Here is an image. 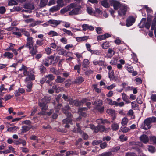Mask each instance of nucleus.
Here are the masks:
<instances>
[{"mask_svg":"<svg viewBox=\"0 0 156 156\" xmlns=\"http://www.w3.org/2000/svg\"><path fill=\"white\" fill-rule=\"evenodd\" d=\"M76 7L73 8H74L71 11L69 12V15H76L81 13V6L79 5L77 6L76 4Z\"/></svg>","mask_w":156,"mask_h":156,"instance_id":"nucleus-1","label":"nucleus"},{"mask_svg":"<svg viewBox=\"0 0 156 156\" xmlns=\"http://www.w3.org/2000/svg\"><path fill=\"white\" fill-rule=\"evenodd\" d=\"M47 100L46 98H44L39 101L38 105L41 108L42 110H46L48 109Z\"/></svg>","mask_w":156,"mask_h":156,"instance_id":"nucleus-2","label":"nucleus"},{"mask_svg":"<svg viewBox=\"0 0 156 156\" xmlns=\"http://www.w3.org/2000/svg\"><path fill=\"white\" fill-rule=\"evenodd\" d=\"M34 43L33 38L32 37H31L29 38H27L25 47L28 48L29 49H30L33 46H34Z\"/></svg>","mask_w":156,"mask_h":156,"instance_id":"nucleus-3","label":"nucleus"},{"mask_svg":"<svg viewBox=\"0 0 156 156\" xmlns=\"http://www.w3.org/2000/svg\"><path fill=\"white\" fill-rule=\"evenodd\" d=\"M148 121V119H146L144 120V122L141 124V128L146 130L150 129L152 125Z\"/></svg>","mask_w":156,"mask_h":156,"instance_id":"nucleus-4","label":"nucleus"},{"mask_svg":"<svg viewBox=\"0 0 156 156\" xmlns=\"http://www.w3.org/2000/svg\"><path fill=\"white\" fill-rule=\"evenodd\" d=\"M76 7V3H71L69 5L61 9L60 12L61 13L63 14L69 11L70 10Z\"/></svg>","mask_w":156,"mask_h":156,"instance_id":"nucleus-5","label":"nucleus"},{"mask_svg":"<svg viewBox=\"0 0 156 156\" xmlns=\"http://www.w3.org/2000/svg\"><path fill=\"white\" fill-rule=\"evenodd\" d=\"M120 8V9L118 11L119 15L120 16H125L127 9V7L125 5H122L121 6Z\"/></svg>","mask_w":156,"mask_h":156,"instance_id":"nucleus-6","label":"nucleus"},{"mask_svg":"<svg viewBox=\"0 0 156 156\" xmlns=\"http://www.w3.org/2000/svg\"><path fill=\"white\" fill-rule=\"evenodd\" d=\"M71 108L68 105H66L62 108V111L63 113L68 117H71L72 114L69 111L70 110Z\"/></svg>","mask_w":156,"mask_h":156,"instance_id":"nucleus-7","label":"nucleus"},{"mask_svg":"<svg viewBox=\"0 0 156 156\" xmlns=\"http://www.w3.org/2000/svg\"><path fill=\"white\" fill-rule=\"evenodd\" d=\"M110 4L112 6H113L115 10H118L121 6L120 3L117 1L112 0L111 1Z\"/></svg>","mask_w":156,"mask_h":156,"instance_id":"nucleus-8","label":"nucleus"},{"mask_svg":"<svg viewBox=\"0 0 156 156\" xmlns=\"http://www.w3.org/2000/svg\"><path fill=\"white\" fill-rule=\"evenodd\" d=\"M24 76H27L25 79V82H31L35 79V76L29 71Z\"/></svg>","mask_w":156,"mask_h":156,"instance_id":"nucleus-9","label":"nucleus"},{"mask_svg":"<svg viewBox=\"0 0 156 156\" xmlns=\"http://www.w3.org/2000/svg\"><path fill=\"white\" fill-rule=\"evenodd\" d=\"M135 19L133 16H129L126 19V21L127 27H129L132 26L135 22Z\"/></svg>","mask_w":156,"mask_h":156,"instance_id":"nucleus-10","label":"nucleus"},{"mask_svg":"<svg viewBox=\"0 0 156 156\" xmlns=\"http://www.w3.org/2000/svg\"><path fill=\"white\" fill-rule=\"evenodd\" d=\"M45 77L46 79V83L49 84L50 82L55 79V76L52 74H48L46 75Z\"/></svg>","mask_w":156,"mask_h":156,"instance_id":"nucleus-11","label":"nucleus"},{"mask_svg":"<svg viewBox=\"0 0 156 156\" xmlns=\"http://www.w3.org/2000/svg\"><path fill=\"white\" fill-rule=\"evenodd\" d=\"M111 37V35L108 33H106L103 35L98 36L97 37V39L98 40L101 41L107 38Z\"/></svg>","mask_w":156,"mask_h":156,"instance_id":"nucleus-12","label":"nucleus"},{"mask_svg":"<svg viewBox=\"0 0 156 156\" xmlns=\"http://www.w3.org/2000/svg\"><path fill=\"white\" fill-rule=\"evenodd\" d=\"M37 47L34 46L30 49L29 53L31 54V56H34L38 52Z\"/></svg>","mask_w":156,"mask_h":156,"instance_id":"nucleus-13","label":"nucleus"},{"mask_svg":"<svg viewBox=\"0 0 156 156\" xmlns=\"http://www.w3.org/2000/svg\"><path fill=\"white\" fill-rule=\"evenodd\" d=\"M61 22V21L55 20H50L48 21L49 23L51 24L52 26L53 27L57 26Z\"/></svg>","mask_w":156,"mask_h":156,"instance_id":"nucleus-14","label":"nucleus"},{"mask_svg":"<svg viewBox=\"0 0 156 156\" xmlns=\"http://www.w3.org/2000/svg\"><path fill=\"white\" fill-rule=\"evenodd\" d=\"M140 139L141 141L145 144L148 142L149 140L148 136L145 134H143L141 135L140 136Z\"/></svg>","mask_w":156,"mask_h":156,"instance_id":"nucleus-15","label":"nucleus"},{"mask_svg":"<svg viewBox=\"0 0 156 156\" xmlns=\"http://www.w3.org/2000/svg\"><path fill=\"white\" fill-rule=\"evenodd\" d=\"M105 129V126L98 124L96 126V129H95V133L99 132H103Z\"/></svg>","mask_w":156,"mask_h":156,"instance_id":"nucleus-16","label":"nucleus"},{"mask_svg":"<svg viewBox=\"0 0 156 156\" xmlns=\"http://www.w3.org/2000/svg\"><path fill=\"white\" fill-rule=\"evenodd\" d=\"M28 68L26 67L24 65L22 64L21 68L19 69V71H23V74L24 76L29 72L28 70Z\"/></svg>","mask_w":156,"mask_h":156,"instance_id":"nucleus-17","label":"nucleus"},{"mask_svg":"<svg viewBox=\"0 0 156 156\" xmlns=\"http://www.w3.org/2000/svg\"><path fill=\"white\" fill-rule=\"evenodd\" d=\"M24 8L27 9H33L34 6L32 3H28L24 5Z\"/></svg>","mask_w":156,"mask_h":156,"instance_id":"nucleus-18","label":"nucleus"},{"mask_svg":"<svg viewBox=\"0 0 156 156\" xmlns=\"http://www.w3.org/2000/svg\"><path fill=\"white\" fill-rule=\"evenodd\" d=\"M84 81V79L83 77H78L74 81V83L80 84Z\"/></svg>","mask_w":156,"mask_h":156,"instance_id":"nucleus-19","label":"nucleus"},{"mask_svg":"<svg viewBox=\"0 0 156 156\" xmlns=\"http://www.w3.org/2000/svg\"><path fill=\"white\" fill-rule=\"evenodd\" d=\"M4 85L3 84H2L0 87V95L3 96L7 90V89L5 88L4 87Z\"/></svg>","mask_w":156,"mask_h":156,"instance_id":"nucleus-20","label":"nucleus"},{"mask_svg":"<svg viewBox=\"0 0 156 156\" xmlns=\"http://www.w3.org/2000/svg\"><path fill=\"white\" fill-rule=\"evenodd\" d=\"M90 62L87 59H84L82 63V69L87 68L89 65Z\"/></svg>","mask_w":156,"mask_h":156,"instance_id":"nucleus-21","label":"nucleus"},{"mask_svg":"<svg viewBox=\"0 0 156 156\" xmlns=\"http://www.w3.org/2000/svg\"><path fill=\"white\" fill-rule=\"evenodd\" d=\"M146 21V19L145 18H143L140 22L138 24V26L140 28L144 27Z\"/></svg>","mask_w":156,"mask_h":156,"instance_id":"nucleus-22","label":"nucleus"},{"mask_svg":"<svg viewBox=\"0 0 156 156\" xmlns=\"http://www.w3.org/2000/svg\"><path fill=\"white\" fill-rule=\"evenodd\" d=\"M31 125H28L27 126H23L22 127V132L26 133L30 130L32 128Z\"/></svg>","mask_w":156,"mask_h":156,"instance_id":"nucleus-23","label":"nucleus"},{"mask_svg":"<svg viewBox=\"0 0 156 156\" xmlns=\"http://www.w3.org/2000/svg\"><path fill=\"white\" fill-rule=\"evenodd\" d=\"M114 54V51L113 50L110 48L108 50V53L107 54V56L108 58H110L112 57Z\"/></svg>","mask_w":156,"mask_h":156,"instance_id":"nucleus-24","label":"nucleus"},{"mask_svg":"<svg viewBox=\"0 0 156 156\" xmlns=\"http://www.w3.org/2000/svg\"><path fill=\"white\" fill-rule=\"evenodd\" d=\"M86 99H84L82 100V101H80L75 100L74 105L76 106H81L83 103L86 102Z\"/></svg>","mask_w":156,"mask_h":156,"instance_id":"nucleus-25","label":"nucleus"},{"mask_svg":"<svg viewBox=\"0 0 156 156\" xmlns=\"http://www.w3.org/2000/svg\"><path fill=\"white\" fill-rule=\"evenodd\" d=\"M151 20L150 18H147V21L145 22V27L146 28L149 29L151 26Z\"/></svg>","mask_w":156,"mask_h":156,"instance_id":"nucleus-26","label":"nucleus"},{"mask_svg":"<svg viewBox=\"0 0 156 156\" xmlns=\"http://www.w3.org/2000/svg\"><path fill=\"white\" fill-rule=\"evenodd\" d=\"M102 101L101 100H99L94 102V105L95 106V109L100 107L102 105Z\"/></svg>","mask_w":156,"mask_h":156,"instance_id":"nucleus-27","label":"nucleus"},{"mask_svg":"<svg viewBox=\"0 0 156 156\" xmlns=\"http://www.w3.org/2000/svg\"><path fill=\"white\" fill-rule=\"evenodd\" d=\"M71 118V117H67V118L63 120L62 122V123L63 124L69 123L71 124L72 119Z\"/></svg>","mask_w":156,"mask_h":156,"instance_id":"nucleus-28","label":"nucleus"},{"mask_svg":"<svg viewBox=\"0 0 156 156\" xmlns=\"http://www.w3.org/2000/svg\"><path fill=\"white\" fill-rule=\"evenodd\" d=\"M156 26V16H155L152 21L151 27V30H153L155 29Z\"/></svg>","mask_w":156,"mask_h":156,"instance_id":"nucleus-29","label":"nucleus"},{"mask_svg":"<svg viewBox=\"0 0 156 156\" xmlns=\"http://www.w3.org/2000/svg\"><path fill=\"white\" fill-rule=\"evenodd\" d=\"M81 64L80 62L79 64L76 65L74 67V70H77V72L79 74L81 72Z\"/></svg>","mask_w":156,"mask_h":156,"instance_id":"nucleus-30","label":"nucleus"},{"mask_svg":"<svg viewBox=\"0 0 156 156\" xmlns=\"http://www.w3.org/2000/svg\"><path fill=\"white\" fill-rule=\"evenodd\" d=\"M26 83L27 84V92H30L31 91V88L32 86V82H26Z\"/></svg>","mask_w":156,"mask_h":156,"instance_id":"nucleus-31","label":"nucleus"},{"mask_svg":"<svg viewBox=\"0 0 156 156\" xmlns=\"http://www.w3.org/2000/svg\"><path fill=\"white\" fill-rule=\"evenodd\" d=\"M122 98L123 100L127 104L130 102V101L128 100L127 95L125 93H123L122 94Z\"/></svg>","mask_w":156,"mask_h":156,"instance_id":"nucleus-32","label":"nucleus"},{"mask_svg":"<svg viewBox=\"0 0 156 156\" xmlns=\"http://www.w3.org/2000/svg\"><path fill=\"white\" fill-rule=\"evenodd\" d=\"M3 56L5 57H7L8 58H12L13 57V53L9 52H5L3 54Z\"/></svg>","mask_w":156,"mask_h":156,"instance_id":"nucleus-33","label":"nucleus"},{"mask_svg":"<svg viewBox=\"0 0 156 156\" xmlns=\"http://www.w3.org/2000/svg\"><path fill=\"white\" fill-rule=\"evenodd\" d=\"M65 80L64 78H62L60 76H58L57 79L55 80V82L57 83H62Z\"/></svg>","mask_w":156,"mask_h":156,"instance_id":"nucleus-34","label":"nucleus"},{"mask_svg":"<svg viewBox=\"0 0 156 156\" xmlns=\"http://www.w3.org/2000/svg\"><path fill=\"white\" fill-rule=\"evenodd\" d=\"M43 41L44 40H40L38 39H37L36 41V44L34 46L37 47V48L38 46H42L44 44L43 42Z\"/></svg>","mask_w":156,"mask_h":156,"instance_id":"nucleus-35","label":"nucleus"},{"mask_svg":"<svg viewBox=\"0 0 156 156\" xmlns=\"http://www.w3.org/2000/svg\"><path fill=\"white\" fill-rule=\"evenodd\" d=\"M88 39V37L87 36H84L82 37H77L76 38V41L78 42H82Z\"/></svg>","mask_w":156,"mask_h":156,"instance_id":"nucleus-36","label":"nucleus"},{"mask_svg":"<svg viewBox=\"0 0 156 156\" xmlns=\"http://www.w3.org/2000/svg\"><path fill=\"white\" fill-rule=\"evenodd\" d=\"M39 69L40 72L41 73L44 74L45 73L46 70V69L43 65H41L39 67Z\"/></svg>","mask_w":156,"mask_h":156,"instance_id":"nucleus-37","label":"nucleus"},{"mask_svg":"<svg viewBox=\"0 0 156 156\" xmlns=\"http://www.w3.org/2000/svg\"><path fill=\"white\" fill-rule=\"evenodd\" d=\"M101 5L106 8L109 7V4L107 0H103L101 2Z\"/></svg>","mask_w":156,"mask_h":156,"instance_id":"nucleus-38","label":"nucleus"},{"mask_svg":"<svg viewBox=\"0 0 156 156\" xmlns=\"http://www.w3.org/2000/svg\"><path fill=\"white\" fill-rule=\"evenodd\" d=\"M120 149V147L119 146H117L111 149L110 151H108L109 152H110L111 153V156L112 154V152H117Z\"/></svg>","mask_w":156,"mask_h":156,"instance_id":"nucleus-39","label":"nucleus"},{"mask_svg":"<svg viewBox=\"0 0 156 156\" xmlns=\"http://www.w3.org/2000/svg\"><path fill=\"white\" fill-rule=\"evenodd\" d=\"M48 35L51 36V37H54L55 36H57L58 35V34L57 32L54 31H50L48 33Z\"/></svg>","mask_w":156,"mask_h":156,"instance_id":"nucleus-40","label":"nucleus"},{"mask_svg":"<svg viewBox=\"0 0 156 156\" xmlns=\"http://www.w3.org/2000/svg\"><path fill=\"white\" fill-rule=\"evenodd\" d=\"M111 128L112 129L116 131L118 129L119 126L117 123H114L112 125Z\"/></svg>","mask_w":156,"mask_h":156,"instance_id":"nucleus-41","label":"nucleus"},{"mask_svg":"<svg viewBox=\"0 0 156 156\" xmlns=\"http://www.w3.org/2000/svg\"><path fill=\"white\" fill-rule=\"evenodd\" d=\"M148 121H149L151 124L152 123L156 122V117L154 116L149 117L147 118Z\"/></svg>","mask_w":156,"mask_h":156,"instance_id":"nucleus-42","label":"nucleus"},{"mask_svg":"<svg viewBox=\"0 0 156 156\" xmlns=\"http://www.w3.org/2000/svg\"><path fill=\"white\" fill-rule=\"evenodd\" d=\"M87 11L90 15H93L94 14V12L93 10V9L89 7H87Z\"/></svg>","mask_w":156,"mask_h":156,"instance_id":"nucleus-43","label":"nucleus"},{"mask_svg":"<svg viewBox=\"0 0 156 156\" xmlns=\"http://www.w3.org/2000/svg\"><path fill=\"white\" fill-rule=\"evenodd\" d=\"M66 156H69L70 155H73L76 154V152L72 151H68L66 153Z\"/></svg>","mask_w":156,"mask_h":156,"instance_id":"nucleus-44","label":"nucleus"},{"mask_svg":"<svg viewBox=\"0 0 156 156\" xmlns=\"http://www.w3.org/2000/svg\"><path fill=\"white\" fill-rule=\"evenodd\" d=\"M109 42L106 41L102 44V47L103 49H106L109 47Z\"/></svg>","mask_w":156,"mask_h":156,"instance_id":"nucleus-45","label":"nucleus"},{"mask_svg":"<svg viewBox=\"0 0 156 156\" xmlns=\"http://www.w3.org/2000/svg\"><path fill=\"white\" fill-rule=\"evenodd\" d=\"M91 53L92 54H95L98 55H101V51L98 50H91Z\"/></svg>","mask_w":156,"mask_h":156,"instance_id":"nucleus-46","label":"nucleus"},{"mask_svg":"<svg viewBox=\"0 0 156 156\" xmlns=\"http://www.w3.org/2000/svg\"><path fill=\"white\" fill-rule=\"evenodd\" d=\"M61 30L68 35L73 36V33L70 31L68 30L65 28H63Z\"/></svg>","mask_w":156,"mask_h":156,"instance_id":"nucleus-47","label":"nucleus"},{"mask_svg":"<svg viewBox=\"0 0 156 156\" xmlns=\"http://www.w3.org/2000/svg\"><path fill=\"white\" fill-rule=\"evenodd\" d=\"M128 120L126 118H124L121 122V124L122 126H124L126 125L128 122Z\"/></svg>","mask_w":156,"mask_h":156,"instance_id":"nucleus-48","label":"nucleus"},{"mask_svg":"<svg viewBox=\"0 0 156 156\" xmlns=\"http://www.w3.org/2000/svg\"><path fill=\"white\" fill-rule=\"evenodd\" d=\"M106 112L107 113L112 115H114L115 113V110L111 109H108Z\"/></svg>","mask_w":156,"mask_h":156,"instance_id":"nucleus-49","label":"nucleus"},{"mask_svg":"<svg viewBox=\"0 0 156 156\" xmlns=\"http://www.w3.org/2000/svg\"><path fill=\"white\" fill-rule=\"evenodd\" d=\"M17 129H19V128L16 126H15L13 127L8 128L7 131L10 132H13L14 131H15Z\"/></svg>","mask_w":156,"mask_h":156,"instance_id":"nucleus-50","label":"nucleus"},{"mask_svg":"<svg viewBox=\"0 0 156 156\" xmlns=\"http://www.w3.org/2000/svg\"><path fill=\"white\" fill-rule=\"evenodd\" d=\"M148 151L151 153H153L155 151V147L153 146H150L148 147Z\"/></svg>","mask_w":156,"mask_h":156,"instance_id":"nucleus-51","label":"nucleus"},{"mask_svg":"<svg viewBox=\"0 0 156 156\" xmlns=\"http://www.w3.org/2000/svg\"><path fill=\"white\" fill-rule=\"evenodd\" d=\"M114 73L113 70L111 72H110V71H109L108 73L109 77L110 79H112V80H113L114 78H115Z\"/></svg>","mask_w":156,"mask_h":156,"instance_id":"nucleus-52","label":"nucleus"},{"mask_svg":"<svg viewBox=\"0 0 156 156\" xmlns=\"http://www.w3.org/2000/svg\"><path fill=\"white\" fill-rule=\"evenodd\" d=\"M51 72L54 74L58 75H59V72L58 71L56 70L55 69L54 67L51 68L50 69Z\"/></svg>","mask_w":156,"mask_h":156,"instance_id":"nucleus-53","label":"nucleus"},{"mask_svg":"<svg viewBox=\"0 0 156 156\" xmlns=\"http://www.w3.org/2000/svg\"><path fill=\"white\" fill-rule=\"evenodd\" d=\"M107 144L106 142H104L101 143L100 145V146L101 148L102 149H103L107 147Z\"/></svg>","mask_w":156,"mask_h":156,"instance_id":"nucleus-54","label":"nucleus"},{"mask_svg":"<svg viewBox=\"0 0 156 156\" xmlns=\"http://www.w3.org/2000/svg\"><path fill=\"white\" fill-rule=\"evenodd\" d=\"M47 0H41L40 5L41 7H43L45 6L47 3Z\"/></svg>","mask_w":156,"mask_h":156,"instance_id":"nucleus-55","label":"nucleus"},{"mask_svg":"<svg viewBox=\"0 0 156 156\" xmlns=\"http://www.w3.org/2000/svg\"><path fill=\"white\" fill-rule=\"evenodd\" d=\"M76 126L77 127V132L79 133L80 134L82 133V131L81 129V127L79 123H76Z\"/></svg>","mask_w":156,"mask_h":156,"instance_id":"nucleus-56","label":"nucleus"},{"mask_svg":"<svg viewBox=\"0 0 156 156\" xmlns=\"http://www.w3.org/2000/svg\"><path fill=\"white\" fill-rule=\"evenodd\" d=\"M6 11L5 8L4 6L0 7V14H3Z\"/></svg>","mask_w":156,"mask_h":156,"instance_id":"nucleus-57","label":"nucleus"},{"mask_svg":"<svg viewBox=\"0 0 156 156\" xmlns=\"http://www.w3.org/2000/svg\"><path fill=\"white\" fill-rule=\"evenodd\" d=\"M125 156H138L136 153L134 152H127L125 155Z\"/></svg>","mask_w":156,"mask_h":156,"instance_id":"nucleus-58","label":"nucleus"},{"mask_svg":"<svg viewBox=\"0 0 156 156\" xmlns=\"http://www.w3.org/2000/svg\"><path fill=\"white\" fill-rule=\"evenodd\" d=\"M111 153L108 152L103 153L99 154L98 156H110Z\"/></svg>","mask_w":156,"mask_h":156,"instance_id":"nucleus-59","label":"nucleus"},{"mask_svg":"<svg viewBox=\"0 0 156 156\" xmlns=\"http://www.w3.org/2000/svg\"><path fill=\"white\" fill-rule=\"evenodd\" d=\"M45 51L46 54L48 55H50L51 53V49L49 47L46 48Z\"/></svg>","mask_w":156,"mask_h":156,"instance_id":"nucleus-60","label":"nucleus"},{"mask_svg":"<svg viewBox=\"0 0 156 156\" xmlns=\"http://www.w3.org/2000/svg\"><path fill=\"white\" fill-rule=\"evenodd\" d=\"M119 138L122 141H126L127 140V136H124L123 135H121L119 136Z\"/></svg>","mask_w":156,"mask_h":156,"instance_id":"nucleus-61","label":"nucleus"},{"mask_svg":"<svg viewBox=\"0 0 156 156\" xmlns=\"http://www.w3.org/2000/svg\"><path fill=\"white\" fill-rule=\"evenodd\" d=\"M57 3L60 6L62 7L64 5V2L63 0H57Z\"/></svg>","mask_w":156,"mask_h":156,"instance_id":"nucleus-62","label":"nucleus"},{"mask_svg":"<svg viewBox=\"0 0 156 156\" xmlns=\"http://www.w3.org/2000/svg\"><path fill=\"white\" fill-rule=\"evenodd\" d=\"M150 140L152 141L154 144H156V137L155 136H151L150 137Z\"/></svg>","mask_w":156,"mask_h":156,"instance_id":"nucleus-63","label":"nucleus"},{"mask_svg":"<svg viewBox=\"0 0 156 156\" xmlns=\"http://www.w3.org/2000/svg\"><path fill=\"white\" fill-rule=\"evenodd\" d=\"M151 100L154 102H156V94H152L151 96Z\"/></svg>","mask_w":156,"mask_h":156,"instance_id":"nucleus-64","label":"nucleus"}]
</instances>
